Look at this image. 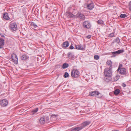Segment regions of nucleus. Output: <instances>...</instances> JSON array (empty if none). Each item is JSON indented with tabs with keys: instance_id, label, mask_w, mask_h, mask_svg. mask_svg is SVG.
<instances>
[{
	"instance_id": "nucleus-1",
	"label": "nucleus",
	"mask_w": 131,
	"mask_h": 131,
	"mask_svg": "<svg viewBox=\"0 0 131 131\" xmlns=\"http://www.w3.org/2000/svg\"><path fill=\"white\" fill-rule=\"evenodd\" d=\"M91 122L89 121H86L83 123L81 126L79 127H73L71 129V131H79L81 129L90 124Z\"/></svg>"
},
{
	"instance_id": "nucleus-2",
	"label": "nucleus",
	"mask_w": 131,
	"mask_h": 131,
	"mask_svg": "<svg viewBox=\"0 0 131 131\" xmlns=\"http://www.w3.org/2000/svg\"><path fill=\"white\" fill-rule=\"evenodd\" d=\"M112 66H110L109 68H105L104 71L105 76L111 77L112 75Z\"/></svg>"
},
{
	"instance_id": "nucleus-3",
	"label": "nucleus",
	"mask_w": 131,
	"mask_h": 131,
	"mask_svg": "<svg viewBox=\"0 0 131 131\" xmlns=\"http://www.w3.org/2000/svg\"><path fill=\"white\" fill-rule=\"evenodd\" d=\"M79 72L77 69H73L71 72V76L73 78L78 77L79 75Z\"/></svg>"
},
{
	"instance_id": "nucleus-4",
	"label": "nucleus",
	"mask_w": 131,
	"mask_h": 131,
	"mask_svg": "<svg viewBox=\"0 0 131 131\" xmlns=\"http://www.w3.org/2000/svg\"><path fill=\"white\" fill-rule=\"evenodd\" d=\"M9 28L12 32L17 30V27L16 24L15 23H11L9 26Z\"/></svg>"
},
{
	"instance_id": "nucleus-5",
	"label": "nucleus",
	"mask_w": 131,
	"mask_h": 131,
	"mask_svg": "<svg viewBox=\"0 0 131 131\" xmlns=\"http://www.w3.org/2000/svg\"><path fill=\"white\" fill-rule=\"evenodd\" d=\"M12 61L15 64L18 63V58L16 55L15 53H13L11 55Z\"/></svg>"
},
{
	"instance_id": "nucleus-6",
	"label": "nucleus",
	"mask_w": 131,
	"mask_h": 131,
	"mask_svg": "<svg viewBox=\"0 0 131 131\" xmlns=\"http://www.w3.org/2000/svg\"><path fill=\"white\" fill-rule=\"evenodd\" d=\"M83 26L84 28L87 29L90 28L91 26L90 22L88 21H84L83 23Z\"/></svg>"
},
{
	"instance_id": "nucleus-7",
	"label": "nucleus",
	"mask_w": 131,
	"mask_h": 131,
	"mask_svg": "<svg viewBox=\"0 0 131 131\" xmlns=\"http://www.w3.org/2000/svg\"><path fill=\"white\" fill-rule=\"evenodd\" d=\"M118 72L119 74L125 76L126 75L127 73L126 69L123 68H121Z\"/></svg>"
},
{
	"instance_id": "nucleus-8",
	"label": "nucleus",
	"mask_w": 131,
	"mask_h": 131,
	"mask_svg": "<svg viewBox=\"0 0 131 131\" xmlns=\"http://www.w3.org/2000/svg\"><path fill=\"white\" fill-rule=\"evenodd\" d=\"M124 51V50H120L115 52H112L111 53L113 55L112 57H115L117 54H119L123 52Z\"/></svg>"
},
{
	"instance_id": "nucleus-9",
	"label": "nucleus",
	"mask_w": 131,
	"mask_h": 131,
	"mask_svg": "<svg viewBox=\"0 0 131 131\" xmlns=\"http://www.w3.org/2000/svg\"><path fill=\"white\" fill-rule=\"evenodd\" d=\"M89 93V94L92 96H97L98 97H99V96H98L99 95V94H100V93L98 91L91 92Z\"/></svg>"
},
{
	"instance_id": "nucleus-10",
	"label": "nucleus",
	"mask_w": 131,
	"mask_h": 131,
	"mask_svg": "<svg viewBox=\"0 0 131 131\" xmlns=\"http://www.w3.org/2000/svg\"><path fill=\"white\" fill-rule=\"evenodd\" d=\"M8 103V101L5 99H3L1 101L0 104L3 106H6Z\"/></svg>"
},
{
	"instance_id": "nucleus-11",
	"label": "nucleus",
	"mask_w": 131,
	"mask_h": 131,
	"mask_svg": "<svg viewBox=\"0 0 131 131\" xmlns=\"http://www.w3.org/2000/svg\"><path fill=\"white\" fill-rule=\"evenodd\" d=\"M66 15L67 17L69 18H75V15L72 14L71 13L69 12H67L66 13Z\"/></svg>"
},
{
	"instance_id": "nucleus-12",
	"label": "nucleus",
	"mask_w": 131,
	"mask_h": 131,
	"mask_svg": "<svg viewBox=\"0 0 131 131\" xmlns=\"http://www.w3.org/2000/svg\"><path fill=\"white\" fill-rule=\"evenodd\" d=\"M75 18H77L79 16L80 18L83 20H84L85 19V16L82 14H81L78 13L75 16Z\"/></svg>"
},
{
	"instance_id": "nucleus-13",
	"label": "nucleus",
	"mask_w": 131,
	"mask_h": 131,
	"mask_svg": "<svg viewBox=\"0 0 131 131\" xmlns=\"http://www.w3.org/2000/svg\"><path fill=\"white\" fill-rule=\"evenodd\" d=\"M86 7L89 9L91 10L94 7V5L93 3H91L87 5Z\"/></svg>"
},
{
	"instance_id": "nucleus-14",
	"label": "nucleus",
	"mask_w": 131,
	"mask_h": 131,
	"mask_svg": "<svg viewBox=\"0 0 131 131\" xmlns=\"http://www.w3.org/2000/svg\"><path fill=\"white\" fill-rule=\"evenodd\" d=\"M120 77V76L119 75H116L113 78H112L111 81L114 82L117 81L119 78Z\"/></svg>"
},
{
	"instance_id": "nucleus-15",
	"label": "nucleus",
	"mask_w": 131,
	"mask_h": 131,
	"mask_svg": "<svg viewBox=\"0 0 131 131\" xmlns=\"http://www.w3.org/2000/svg\"><path fill=\"white\" fill-rule=\"evenodd\" d=\"M111 77L105 76L104 80L107 82H109L110 81H111L112 80Z\"/></svg>"
},
{
	"instance_id": "nucleus-16",
	"label": "nucleus",
	"mask_w": 131,
	"mask_h": 131,
	"mask_svg": "<svg viewBox=\"0 0 131 131\" xmlns=\"http://www.w3.org/2000/svg\"><path fill=\"white\" fill-rule=\"evenodd\" d=\"M29 58V57L26 54H24L21 57V59L23 60H27Z\"/></svg>"
},
{
	"instance_id": "nucleus-17",
	"label": "nucleus",
	"mask_w": 131,
	"mask_h": 131,
	"mask_svg": "<svg viewBox=\"0 0 131 131\" xmlns=\"http://www.w3.org/2000/svg\"><path fill=\"white\" fill-rule=\"evenodd\" d=\"M45 117L43 116L41 117L39 120L40 123L42 124H44L45 122Z\"/></svg>"
},
{
	"instance_id": "nucleus-18",
	"label": "nucleus",
	"mask_w": 131,
	"mask_h": 131,
	"mask_svg": "<svg viewBox=\"0 0 131 131\" xmlns=\"http://www.w3.org/2000/svg\"><path fill=\"white\" fill-rule=\"evenodd\" d=\"M4 43V40L2 39H0V48H2Z\"/></svg>"
},
{
	"instance_id": "nucleus-19",
	"label": "nucleus",
	"mask_w": 131,
	"mask_h": 131,
	"mask_svg": "<svg viewBox=\"0 0 131 131\" xmlns=\"http://www.w3.org/2000/svg\"><path fill=\"white\" fill-rule=\"evenodd\" d=\"M69 42L68 41H66L63 43L62 47H67L69 46Z\"/></svg>"
},
{
	"instance_id": "nucleus-20",
	"label": "nucleus",
	"mask_w": 131,
	"mask_h": 131,
	"mask_svg": "<svg viewBox=\"0 0 131 131\" xmlns=\"http://www.w3.org/2000/svg\"><path fill=\"white\" fill-rule=\"evenodd\" d=\"M3 17L4 19L7 20L9 19V18L8 16V14L6 13H4L3 15Z\"/></svg>"
},
{
	"instance_id": "nucleus-21",
	"label": "nucleus",
	"mask_w": 131,
	"mask_h": 131,
	"mask_svg": "<svg viewBox=\"0 0 131 131\" xmlns=\"http://www.w3.org/2000/svg\"><path fill=\"white\" fill-rule=\"evenodd\" d=\"M74 48L77 49L82 50L83 49V47L81 46L76 45Z\"/></svg>"
},
{
	"instance_id": "nucleus-22",
	"label": "nucleus",
	"mask_w": 131,
	"mask_h": 131,
	"mask_svg": "<svg viewBox=\"0 0 131 131\" xmlns=\"http://www.w3.org/2000/svg\"><path fill=\"white\" fill-rule=\"evenodd\" d=\"M69 66V65L68 64L65 63L63 64L62 66V68L63 69H65L68 67Z\"/></svg>"
},
{
	"instance_id": "nucleus-23",
	"label": "nucleus",
	"mask_w": 131,
	"mask_h": 131,
	"mask_svg": "<svg viewBox=\"0 0 131 131\" xmlns=\"http://www.w3.org/2000/svg\"><path fill=\"white\" fill-rule=\"evenodd\" d=\"M97 23L100 25H102L104 24V22L101 20H99L97 21Z\"/></svg>"
},
{
	"instance_id": "nucleus-24",
	"label": "nucleus",
	"mask_w": 131,
	"mask_h": 131,
	"mask_svg": "<svg viewBox=\"0 0 131 131\" xmlns=\"http://www.w3.org/2000/svg\"><path fill=\"white\" fill-rule=\"evenodd\" d=\"M120 91L118 89H116L114 91V94L115 95H117L119 93Z\"/></svg>"
},
{
	"instance_id": "nucleus-25",
	"label": "nucleus",
	"mask_w": 131,
	"mask_h": 131,
	"mask_svg": "<svg viewBox=\"0 0 131 131\" xmlns=\"http://www.w3.org/2000/svg\"><path fill=\"white\" fill-rule=\"evenodd\" d=\"M69 73L67 72H66L64 73V74L63 75V77L65 78H66L67 77H69Z\"/></svg>"
},
{
	"instance_id": "nucleus-26",
	"label": "nucleus",
	"mask_w": 131,
	"mask_h": 131,
	"mask_svg": "<svg viewBox=\"0 0 131 131\" xmlns=\"http://www.w3.org/2000/svg\"><path fill=\"white\" fill-rule=\"evenodd\" d=\"M31 26H33V27L35 28H36L37 27V26L36 25V24L35 23H34L33 22H32L31 23Z\"/></svg>"
},
{
	"instance_id": "nucleus-27",
	"label": "nucleus",
	"mask_w": 131,
	"mask_h": 131,
	"mask_svg": "<svg viewBox=\"0 0 131 131\" xmlns=\"http://www.w3.org/2000/svg\"><path fill=\"white\" fill-rule=\"evenodd\" d=\"M58 116V115H55L54 114H51L50 115L51 118H55L57 117Z\"/></svg>"
},
{
	"instance_id": "nucleus-28",
	"label": "nucleus",
	"mask_w": 131,
	"mask_h": 131,
	"mask_svg": "<svg viewBox=\"0 0 131 131\" xmlns=\"http://www.w3.org/2000/svg\"><path fill=\"white\" fill-rule=\"evenodd\" d=\"M107 64L108 65H109L110 66H112L111 64H112V62L110 60H108L107 62Z\"/></svg>"
},
{
	"instance_id": "nucleus-29",
	"label": "nucleus",
	"mask_w": 131,
	"mask_h": 131,
	"mask_svg": "<svg viewBox=\"0 0 131 131\" xmlns=\"http://www.w3.org/2000/svg\"><path fill=\"white\" fill-rule=\"evenodd\" d=\"M127 16V15L126 14H121L120 15V17L121 18H123L126 17Z\"/></svg>"
},
{
	"instance_id": "nucleus-30",
	"label": "nucleus",
	"mask_w": 131,
	"mask_h": 131,
	"mask_svg": "<svg viewBox=\"0 0 131 131\" xmlns=\"http://www.w3.org/2000/svg\"><path fill=\"white\" fill-rule=\"evenodd\" d=\"M94 58L95 59L97 60L99 59V57L98 55H96L94 56Z\"/></svg>"
},
{
	"instance_id": "nucleus-31",
	"label": "nucleus",
	"mask_w": 131,
	"mask_h": 131,
	"mask_svg": "<svg viewBox=\"0 0 131 131\" xmlns=\"http://www.w3.org/2000/svg\"><path fill=\"white\" fill-rule=\"evenodd\" d=\"M123 66L122 65V64H120L119 65V67H118V69L117 70V71L118 72H119V70L121 69V68H122V67Z\"/></svg>"
},
{
	"instance_id": "nucleus-32",
	"label": "nucleus",
	"mask_w": 131,
	"mask_h": 131,
	"mask_svg": "<svg viewBox=\"0 0 131 131\" xmlns=\"http://www.w3.org/2000/svg\"><path fill=\"white\" fill-rule=\"evenodd\" d=\"M38 108H36L34 110L32 111V112H34V113H36L37 112L38 110Z\"/></svg>"
},
{
	"instance_id": "nucleus-33",
	"label": "nucleus",
	"mask_w": 131,
	"mask_h": 131,
	"mask_svg": "<svg viewBox=\"0 0 131 131\" xmlns=\"http://www.w3.org/2000/svg\"><path fill=\"white\" fill-rule=\"evenodd\" d=\"M72 54L71 52H69L68 53V58H70V57H72Z\"/></svg>"
},
{
	"instance_id": "nucleus-34",
	"label": "nucleus",
	"mask_w": 131,
	"mask_h": 131,
	"mask_svg": "<svg viewBox=\"0 0 131 131\" xmlns=\"http://www.w3.org/2000/svg\"><path fill=\"white\" fill-rule=\"evenodd\" d=\"M115 40H116V42H117V43H119V42L120 41H119V39L118 38H116V39H115Z\"/></svg>"
},
{
	"instance_id": "nucleus-35",
	"label": "nucleus",
	"mask_w": 131,
	"mask_h": 131,
	"mask_svg": "<svg viewBox=\"0 0 131 131\" xmlns=\"http://www.w3.org/2000/svg\"><path fill=\"white\" fill-rule=\"evenodd\" d=\"M129 9L131 11V1L130 2L129 5Z\"/></svg>"
},
{
	"instance_id": "nucleus-36",
	"label": "nucleus",
	"mask_w": 131,
	"mask_h": 131,
	"mask_svg": "<svg viewBox=\"0 0 131 131\" xmlns=\"http://www.w3.org/2000/svg\"><path fill=\"white\" fill-rule=\"evenodd\" d=\"M114 33H111L109 35V36L111 37H113L114 36Z\"/></svg>"
},
{
	"instance_id": "nucleus-37",
	"label": "nucleus",
	"mask_w": 131,
	"mask_h": 131,
	"mask_svg": "<svg viewBox=\"0 0 131 131\" xmlns=\"http://www.w3.org/2000/svg\"><path fill=\"white\" fill-rule=\"evenodd\" d=\"M126 131H131V127H129L128 129H126Z\"/></svg>"
},
{
	"instance_id": "nucleus-38",
	"label": "nucleus",
	"mask_w": 131,
	"mask_h": 131,
	"mask_svg": "<svg viewBox=\"0 0 131 131\" xmlns=\"http://www.w3.org/2000/svg\"><path fill=\"white\" fill-rule=\"evenodd\" d=\"M69 48L71 49H73L74 48V47H73L72 46V45H71L70 46V47H69Z\"/></svg>"
},
{
	"instance_id": "nucleus-39",
	"label": "nucleus",
	"mask_w": 131,
	"mask_h": 131,
	"mask_svg": "<svg viewBox=\"0 0 131 131\" xmlns=\"http://www.w3.org/2000/svg\"><path fill=\"white\" fill-rule=\"evenodd\" d=\"M122 86L124 87H125L126 85L124 83H123L122 84Z\"/></svg>"
},
{
	"instance_id": "nucleus-40",
	"label": "nucleus",
	"mask_w": 131,
	"mask_h": 131,
	"mask_svg": "<svg viewBox=\"0 0 131 131\" xmlns=\"http://www.w3.org/2000/svg\"><path fill=\"white\" fill-rule=\"evenodd\" d=\"M91 37V35H89L87 36L86 37L88 38L89 39Z\"/></svg>"
},
{
	"instance_id": "nucleus-41",
	"label": "nucleus",
	"mask_w": 131,
	"mask_h": 131,
	"mask_svg": "<svg viewBox=\"0 0 131 131\" xmlns=\"http://www.w3.org/2000/svg\"><path fill=\"white\" fill-rule=\"evenodd\" d=\"M112 131H118V130H113Z\"/></svg>"
},
{
	"instance_id": "nucleus-42",
	"label": "nucleus",
	"mask_w": 131,
	"mask_h": 131,
	"mask_svg": "<svg viewBox=\"0 0 131 131\" xmlns=\"http://www.w3.org/2000/svg\"><path fill=\"white\" fill-rule=\"evenodd\" d=\"M6 130V128H4L3 129V130Z\"/></svg>"
}]
</instances>
